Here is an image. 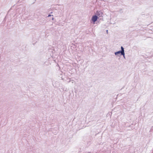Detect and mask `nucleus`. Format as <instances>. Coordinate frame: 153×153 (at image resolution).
Wrapping results in <instances>:
<instances>
[{
    "mask_svg": "<svg viewBox=\"0 0 153 153\" xmlns=\"http://www.w3.org/2000/svg\"><path fill=\"white\" fill-rule=\"evenodd\" d=\"M95 14L97 16V17L99 19H101L103 17V13L101 11H97L96 12Z\"/></svg>",
    "mask_w": 153,
    "mask_h": 153,
    "instance_id": "obj_1",
    "label": "nucleus"
},
{
    "mask_svg": "<svg viewBox=\"0 0 153 153\" xmlns=\"http://www.w3.org/2000/svg\"><path fill=\"white\" fill-rule=\"evenodd\" d=\"M98 18L97 16L95 15L92 17L91 20L94 22H95L97 21Z\"/></svg>",
    "mask_w": 153,
    "mask_h": 153,
    "instance_id": "obj_2",
    "label": "nucleus"
},
{
    "mask_svg": "<svg viewBox=\"0 0 153 153\" xmlns=\"http://www.w3.org/2000/svg\"><path fill=\"white\" fill-rule=\"evenodd\" d=\"M120 54V55L121 56L122 54H123V53H122V52L121 51H118L115 52L114 54L115 55H118L119 54Z\"/></svg>",
    "mask_w": 153,
    "mask_h": 153,
    "instance_id": "obj_3",
    "label": "nucleus"
},
{
    "mask_svg": "<svg viewBox=\"0 0 153 153\" xmlns=\"http://www.w3.org/2000/svg\"><path fill=\"white\" fill-rule=\"evenodd\" d=\"M121 50L120 51L122 52L123 53H125L124 48L123 46H121Z\"/></svg>",
    "mask_w": 153,
    "mask_h": 153,
    "instance_id": "obj_4",
    "label": "nucleus"
},
{
    "mask_svg": "<svg viewBox=\"0 0 153 153\" xmlns=\"http://www.w3.org/2000/svg\"><path fill=\"white\" fill-rule=\"evenodd\" d=\"M71 81V79L70 78H68L67 79L66 81L68 82L69 83Z\"/></svg>",
    "mask_w": 153,
    "mask_h": 153,
    "instance_id": "obj_5",
    "label": "nucleus"
},
{
    "mask_svg": "<svg viewBox=\"0 0 153 153\" xmlns=\"http://www.w3.org/2000/svg\"><path fill=\"white\" fill-rule=\"evenodd\" d=\"M121 55H123V57L125 59L126 58L125 56V53H124L123 54H122Z\"/></svg>",
    "mask_w": 153,
    "mask_h": 153,
    "instance_id": "obj_6",
    "label": "nucleus"
},
{
    "mask_svg": "<svg viewBox=\"0 0 153 153\" xmlns=\"http://www.w3.org/2000/svg\"><path fill=\"white\" fill-rule=\"evenodd\" d=\"M72 82V83H74V82L75 81L74 80H71V81Z\"/></svg>",
    "mask_w": 153,
    "mask_h": 153,
    "instance_id": "obj_7",
    "label": "nucleus"
},
{
    "mask_svg": "<svg viewBox=\"0 0 153 153\" xmlns=\"http://www.w3.org/2000/svg\"><path fill=\"white\" fill-rule=\"evenodd\" d=\"M53 16V15H51L50 14H49V15H48V17H49V16Z\"/></svg>",
    "mask_w": 153,
    "mask_h": 153,
    "instance_id": "obj_8",
    "label": "nucleus"
},
{
    "mask_svg": "<svg viewBox=\"0 0 153 153\" xmlns=\"http://www.w3.org/2000/svg\"><path fill=\"white\" fill-rule=\"evenodd\" d=\"M22 10H24V11H25V9L24 8H23Z\"/></svg>",
    "mask_w": 153,
    "mask_h": 153,
    "instance_id": "obj_9",
    "label": "nucleus"
},
{
    "mask_svg": "<svg viewBox=\"0 0 153 153\" xmlns=\"http://www.w3.org/2000/svg\"><path fill=\"white\" fill-rule=\"evenodd\" d=\"M52 20H54V18L53 17H52Z\"/></svg>",
    "mask_w": 153,
    "mask_h": 153,
    "instance_id": "obj_10",
    "label": "nucleus"
},
{
    "mask_svg": "<svg viewBox=\"0 0 153 153\" xmlns=\"http://www.w3.org/2000/svg\"><path fill=\"white\" fill-rule=\"evenodd\" d=\"M108 30H106V32L107 33H108Z\"/></svg>",
    "mask_w": 153,
    "mask_h": 153,
    "instance_id": "obj_11",
    "label": "nucleus"
}]
</instances>
